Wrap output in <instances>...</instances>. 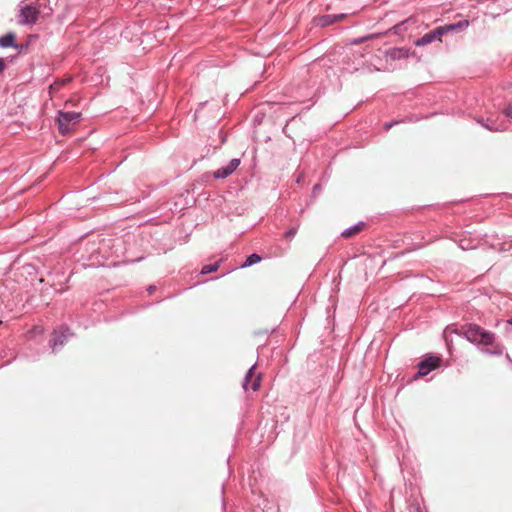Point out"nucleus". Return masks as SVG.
I'll list each match as a JSON object with an SVG mask.
<instances>
[{
  "label": "nucleus",
  "instance_id": "nucleus-1",
  "mask_svg": "<svg viewBox=\"0 0 512 512\" xmlns=\"http://www.w3.org/2000/svg\"><path fill=\"white\" fill-rule=\"evenodd\" d=\"M458 333L477 346H490L495 342V334L477 324L465 325L461 327Z\"/></svg>",
  "mask_w": 512,
  "mask_h": 512
},
{
  "label": "nucleus",
  "instance_id": "nucleus-2",
  "mask_svg": "<svg viewBox=\"0 0 512 512\" xmlns=\"http://www.w3.org/2000/svg\"><path fill=\"white\" fill-rule=\"evenodd\" d=\"M121 242V239L120 238H116V239H113V238H107V237H103V238H98L96 241H93L91 244H92V248H91V253L92 254H97L103 258H108L110 256H113L114 254H116L117 250H114V247H115V244L114 242Z\"/></svg>",
  "mask_w": 512,
  "mask_h": 512
},
{
  "label": "nucleus",
  "instance_id": "nucleus-3",
  "mask_svg": "<svg viewBox=\"0 0 512 512\" xmlns=\"http://www.w3.org/2000/svg\"><path fill=\"white\" fill-rule=\"evenodd\" d=\"M82 118L80 112H64L58 111L57 123L58 130L62 135H67L72 127L77 124Z\"/></svg>",
  "mask_w": 512,
  "mask_h": 512
},
{
  "label": "nucleus",
  "instance_id": "nucleus-4",
  "mask_svg": "<svg viewBox=\"0 0 512 512\" xmlns=\"http://www.w3.org/2000/svg\"><path fill=\"white\" fill-rule=\"evenodd\" d=\"M73 336L70 328L66 325H61L57 329H54L53 337L50 340L49 344L52 348V351L55 352L58 349L62 348L66 341Z\"/></svg>",
  "mask_w": 512,
  "mask_h": 512
},
{
  "label": "nucleus",
  "instance_id": "nucleus-5",
  "mask_svg": "<svg viewBox=\"0 0 512 512\" xmlns=\"http://www.w3.org/2000/svg\"><path fill=\"white\" fill-rule=\"evenodd\" d=\"M39 10L32 4L21 6L19 10V23L21 25H33L37 22Z\"/></svg>",
  "mask_w": 512,
  "mask_h": 512
},
{
  "label": "nucleus",
  "instance_id": "nucleus-6",
  "mask_svg": "<svg viewBox=\"0 0 512 512\" xmlns=\"http://www.w3.org/2000/svg\"><path fill=\"white\" fill-rule=\"evenodd\" d=\"M441 362V358L437 356H430L422 360L418 364V372L417 376H426L429 374L432 370L436 369Z\"/></svg>",
  "mask_w": 512,
  "mask_h": 512
},
{
  "label": "nucleus",
  "instance_id": "nucleus-7",
  "mask_svg": "<svg viewBox=\"0 0 512 512\" xmlns=\"http://www.w3.org/2000/svg\"><path fill=\"white\" fill-rule=\"evenodd\" d=\"M256 364H253L247 371L244 380H243V389L245 391H248L251 389L252 391H257L260 387L261 382V375H257L253 380L254 377V370H255Z\"/></svg>",
  "mask_w": 512,
  "mask_h": 512
},
{
  "label": "nucleus",
  "instance_id": "nucleus-8",
  "mask_svg": "<svg viewBox=\"0 0 512 512\" xmlns=\"http://www.w3.org/2000/svg\"><path fill=\"white\" fill-rule=\"evenodd\" d=\"M240 159L239 158H233L231 159L227 165L218 168L213 172V176L215 179H225L229 177L240 165Z\"/></svg>",
  "mask_w": 512,
  "mask_h": 512
},
{
  "label": "nucleus",
  "instance_id": "nucleus-9",
  "mask_svg": "<svg viewBox=\"0 0 512 512\" xmlns=\"http://www.w3.org/2000/svg\"><path fill=\"white\" fill-rule=\"evenodd\" d=\"M445 35L442 26L435 28L432 31L424 34L421 38L417 39L415 44L417 46H424L426 44L432 43L434 41H441V37Z\"/></svg>",
  "mask_w": 512,
  "mask_h": 512
},
{
  "label": "nucleus",
  "instance_id": "nucleus-10",
  "mask_svg": "<svg viewBox=\"0 0 512 512\" xmlns=\"http://www.w3.org/2000/svg\"><path fill=\"white\" fill-rule=\"evenodd\" d=\"M346 14L340 13V14H326L319 18V25L322 27H326L329 25H332L336 23L337 21L342 20Z\"/></svg>",
  "mask_w": 512,
  "mask_h": 512
},
{
  "label": "nucleus",
  "instance_id": "nucleus-11",
  "mask_svg": "<svg viewBox=\"0 0 512 512\" xmlns=\"http://www.w3.org/2000/svg\"><path fill=\"white\" fill-rule=\"evenodd\" d=\"M468 26H469V21L467 19H463L456 23L446 24V25L442 26V29H443L444 33L446 34L449 31H452V32L463 31L466 28H468Z\"/></svg>",
  "mask_w": 512,
  "mask_h": 512
},
{
  "label": "nucleus",
  "instance_id": "nucleus-12",
  "mask_svg": "<svg viewBox=\"0 0 512 512\" xmlns=\"http://www.w3.org/2000/svg\"><path fill=\"white\" fill-rule=\"evenodd\" d=\"M16 35L13 32H8L7 34L0 37V47L1 48H9L14 47L18 48V45L15 43Z\"/></svg>",
  "mask_w": 512,
  "mask_h": 512
},
{
  "label": "nucleus",
  "instance_id": "nucleus-13",
  "mask_svg": "<svg viewBox=\"0 0 512 512\" xmlns=\"http://www.w3.org/2000/svg\"><path fill=\"white\" fill-rule=\"evenodd\" d=\"M364 226H365V223L360 221V222L344 229L341 232V236L344 238H350V237L358 234L363 229Z\"/></svg>",
  "mask_w": 512,
  "mask_h": 512
},
{
  "label": "nucleus",
  "instance_id": "nucleus-14",
  "mask_svg": "<svg viewBox=\"0 0 512 512\" xmlns=\"http://www.w3.org/2000/svg\"><path fill=\"white\" fill-rule=\"evenodd\" d=\"M478 122L481 123V125L489 131H503L506 129L504 124H498L497 122L491 121L489 119L486 121L479 120Z\"/></svg>",
  "mask_w": 512,
  "mask_h": 512
},
{
  "label": "nucleus",
  "instance_id": "nucleus-15",
  "mask_svg": "<svg viewBox=\"0 0 512 512\" xmlns=\"http://www.w3.org/2000/svg\"><path fill=\"white\" fill-rule=\"evenodd\" d=\"M504 346L501 344H495L492 349L484 348L482 352L490 356H501L504 353Z\"/></svg>",
  "mask_w": 512,
  "mask_h": 512
},
{
  "label": "nucleus",
  "instance_id": "nucleus-16",
  "mask_svg": "<svg viewBox=\"0 0 512 512\" xmlns=\"http://www.w3.org/2000/svg\"><path fill=\"white\" fill-rule=\"evenodd\" d=\"M261 256L257 253L250 254L246 260L243 262V264L240 266V268H247L250 267L256 263H259L261 261Z\"/></svg>",
  "mask_w": 512,
  "mask_h": 512
},
{
  "label": "nucleus",
  "instance_id": "nucleus-17",
  "mask_svg": "<svg viewBox=\"0 0 512 512\" xmlns=\"http://www.w3.org/2000/svg\"><path fill=\"white\" fill-rule=\"evenodd\" d=\"M220 266V262H215L212 264L204 265L200 271L201 274L205 275L211 272L216 271Z\"/></svg>",
  "mask_w": 512,
  "mask_h": 512
},
{
  "label": "nucleus",
  "instance_id": "nucleus-18",
  "mask_svg": "<svg viewBox=\"0 0 512 512\" xmlns=\"http://www.w3.org/2000/svg\"><path fill=\"white\" fill-rule=\"evenodd\" d=\"M297 230H298V226H295V227H291L290 229L287 230V232L285 233V237L289 240H292L296 233H297Z\"/></svg>",
  "mask_w": 512,
  "mask_h": 512
},
{
  "label": "nucleus",
  "instance_id": "nucleus-19",
  "mask_svg": "<svg viewBox=\"0 0 512 512\" xmlns=\"http://www.w3.org/2000/svg\"><path fill=\"white\" fill-rule=\"evenodd\" d=\"M374 37V35H367V36H364V37H359L355 40L352 41V44H360L366 40H369V39H372Z\"/></svg>",
  "mask_w": 512,
  "mask_h": 512
},
{
  "label": "nucleus",
  "instance_id": "nucleus-20",
  "mask_svg": "<svg viewBox=\"0 0 512 512\" xmlns=\"http://www.w3.org/2000/svg\"><path fill=\"white\" fill-rule=\"evenodd\" d=\"M503 113H504V115H505L507 118L512 119V105H508V106L503 110Z\"/></svg>",
  "mask_w": 512,
  "mask_h": 512
},
{
  "label": "nucleus",
  "instance_id": "nucleus-21",
  "mask_svg": "<svg viewBox=\"0 0 512 512\" xmlns=\"http://www.w3.org/2000/svg\"><path fill=\"white\" fill-rule=\"evenodd\" d=\"M459 247H460L462 250H464V251H466V250H469V249H472V248H473V246H470L469 244H466V241H465V240H460V242H459Z\"/></svg>",
  "mask_w": 512,
  "mask_h": 512
},
{
  "label": "nucleus",
  "instance_id": "nucleus-22",
  "mask_svg": "<svg viewBox=\"0 0 512 512\" xmlns=\"http://www.w3.org/2000/svg\"><path fill=\"white\" fill-rule=\"evenodd\" d=\"M59 82L58 81H55L54 83H52L50 86H49V91L50 93H54L56 91H58L59 89Z\"/></svg>",
  "mask_w": 512,
  "mask_h": 512
},
{
  "label": "nucleus",
  "instance_id": "nucleus-23",
  "mask_svg": "<svg viewBox=\"0 0 512 512\" xmlns=\"http://www.w3.org/2000/svg\"><path fill=\"white\" fill-rule=\"evenodd\" d=\"M401 121H391V122H388V123H385L384 125V129L385 130H389L390 128H392L395 124H398L400 123Z\"/></svg>",
  "mask_w": 512,
  "mask_h": 512
},
{
  "label": "nucleus",
  "instance_id": "nucleus-24",
  "mask_svg": "<svg viewBox=\"0 0 512 512\" xmlns=\"http://www.w3.org/2000/svg\"><path fill=\"white\" fill-rule=\"evenodd\" d=\"M5 69V62H4V59L2 57H0V74L4 71Z\"/></svg>",
  "mask_w": 512,
  "mask_h": 512
},
{
  "label": "nucleus",
  "instance_id": "nucleus-25",
  "mask_svg": "<svg viewBox=\"0 0 512 512\" xmlns=\"http://www.w3.org/2000/svg\"><path fill=\"white\" fill-rule=\"evenodd\" d=\"M156 289V286L155 285H150L148 288H147V292L149 294L153 293Z\"/></svg>",
  "mask_w": 512,
  "mask_h": 512
},
{
  "label": "nucleus",
  "instance_id": "nucleus-26",
  "mask_svg": "<svg viewBox=\"0 0 512 512\" xmlns=\"http://www.w3.org/2000/svg\"><path fill=\"white\" fill-rule=\"evenodd\" d=\"M57 81L59 82V87H61V86L65 85V84H67L70 81V79L57 80Z\"/></svg>",
  "mask_w": 512,
  "mask_h": 512
},
{
  "label": "nucleus",
  "instance_id": "nucleus-27",
  "mask_svg": "<svg viewBox=\"0 0 512 512\" xmlns=\"http://www.w3.org/2000/svg\"><path fill=\"white\" fill-rule=\"evenodd\" d=\"M321 189V185L320 184H316L314 187H313V193H316L317 191H319Z\"/></svg>",
  "mask_w": 512,
  "mask_h": 512
},
{
  "label": "nucleus",
  "instance_id": "nucleus-28",
  "mask_svg": "<svg viewBox=\"0 0 512 512\" xmlns=\"http://www.w3.org/2000/svg\"><path fill=\"white\" fill-rule=\"evenodd\" d=\"M413 509H414V512H422V511H421V508H420V506H419L418 504H417V505H414V506H413Z\"/></svg>",
  "mask_w": 512,
  "mask_h": 512
},
{
  "label": "nucleus",
  "instance_id": "nucleus-29",
  "mask_svg": "<svg viewBox=\"0 0 512 512\" xmlns=\"http://www.w3.org/2000/svg\"><path fill=\"white\" fill-rule=\"evenodd\" d=\"M303 180V176L300 174L297 178H296V183H301Z\"/></svg>",
  "mask_w": 512,
  "mask_h": 512
},
{
  "label": "nucleus",
  "instance_id": "nucleus-30",
  "mask_svg": "<svg viewBox=\"0 0 512 512\" xmlns=\"http://www.w3.org/2000/svg\"><path fill=\"white\" fill-rule=\"evenodd\" d=\"M404 24H405V22H401V24H400V25L395 26V29H396V30H398V29H399V27H400V26H402V25H404Z\"/></svg>",
  "mask_w": 512,
  "mask_h": 512
},
{
  "label": "nucleus",
  "instance_id": "nucleus-31",
  "mask_svg": "<svg viewBox=\"0 0 512 512\" xmlns=\"http://www.w3.org/2000/svg\"><path fill=\"white\" fill-rule=\"evenodd\" d=\"M506 358L508 359L509 362H512V360L508 354L506 355Z\"/></svg>",
  "mask_w": 512,
  "mask_h": 512
},
{
  "label": "nucleus",
  "instance_id": "nucleus-32",
  "mask_svg": "<svg viewBox=\"0 0 512 512\" xmlns=\"http://www.w3.org/2000/svg\"><path fill=\"white\" fill-rule=\"evenodd\" d=\"M508 324H509V325H512V319L508 321Z\"/></svg>",
  "mask_w": 512,
  "mask_h": 512
}]
</instances>
